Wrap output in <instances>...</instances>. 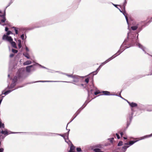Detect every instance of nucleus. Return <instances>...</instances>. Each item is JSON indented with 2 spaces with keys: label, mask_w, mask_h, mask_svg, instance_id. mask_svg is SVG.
Segmentation results:
<instances>
[{
  "label": "nucleus",
  "mask_w": 152,
  "mask_h": 152,
  "mask_svg": "<svg viewBox=\"0 0 152 152\" xmlns=\"http://www.w3.org/2000/svg\"><path fill=\"white\" fill-rule=\"evenodd\" d=\"M127 37L124 39L120 47L119 50H121V53L126 49L135 46V44L139 41L138 36L136 37L133 35H129V33H127Z\"/></svg>",
  "instance_id": "nucleus-1"
},
{
  "label": "nucleus",
  "mask_w": 152,
  "mask_h": 152,
  "mask_svg": "<svg viewBox=\"0 0 152 152\" xmlns=\"http://www.w3.org/2000/svg\"><path fill=\"white\" fill-rule=\"evenodd\" d=\"M26 70L24 67L20 68L15 77H16V79L18 80V83L23 82L27 77L26 72Z\"/></svg>",
  "instance_id": "nucleus-2"
},
{
  "label": "nucleus",
  "mask_w": 152,
  "mask_h": 152,
  "mask_svg": "<svg viewBox=\"0 0 152 152\" xmlns=\"http://www.w3.org/2000/svg\"><path fill=\"white\" fill-rule=\"evenodd\" d=\"M49 20L48 19L44 20L41 21H39L38 23L40 25V26H34L33 27H30L27 29L25 28L23 29V30H31L36 28H40L44 26L47 25L53 24L52 23H49Z\"/></svg>",
  "instance_id": "nucleus-3"
},
{
  "label": "nucleus",
  "mask_w": 152,
  "mask_h": 152,
  "mask_svg": "<svg viewBox=\"0 0 152 152\" xmlns=\"http://www.w3.org/2000/svg\"><path fill=\"white\" fill-rule=\"evenodd\" d=\"M37 63H38L34 62L32 65L26 66V72L29 73L31 72H33L36 71L37 69L35 66H38V65L36 64Z\"/></svg>",
  "instance_id": "nucleus-4"
},
{
  "label": "nucleus",
  "mask_w": 152,
  "mask_h": 152,
  "mask_svg": "<svg viewBox=\"0 0 152 152\" xmlns=\"http://www.w3.org/2000/svg\"><path fill=\"white\" fill-rule=\"evenodd\" d=\"M110 3L112 4H113L115 7L117 8L124 15V16L125 17L127 24L128 25V28H129V23L128 21V18L127 17V14L126 12L125 9V10H121L120 8H119L118 6H119V5L115 4L113 3L112 2H110Z\"/></svg>",
  "instance_id": "nucleus-5"
},
{
  "label": "nucleus",
  "mask_w": 152,
  "mask_h": 152,
  "mask_svg": "<svg viewBox=\"0 0 152 152\" xmlns=\"http://www.w3.org/2000/svg\"><path fill=\"white\" fill-rule=\"evenodd\" d=\"M32 134L35 135H40L42 136H55L58 135V134L56 133H45V132H32Z\"/></svg>",
  "instance_id": "nucleus-6"
},
{
  "label": "nucleus",
  "mask_w": 152,
  "mask_h": 152,
  "mask_svg": "<svg viewBox=\"0 0 152 152\" xmlns=\"http://www.w3.org/2000/svg\"><path fill=\"white\" fill-rule=\"evenodd\" d=\"M18 82V80L16 79V77H14L12 79V82L10 86V83H9L7 85V88L8 89H11L14 88L17 84V82Z\"/></svg>",
  "instance_id": "nucleus-7"
},
{
  "label": "nucleus",
  "mask_w": 152,
  "mask_h": 152,
  "mask_svg": "<svg viewBox=\"0 0 152 152\" xmlns=\"http://www.w3.org/2000/svg\"><path fill=\"white\" fill-rule=\"evenodd\" d=\"M134 114L133 112H132L131 114H129V118H127L126 119V126L124 128V131H125L128 128L131 123L133 118V115Z\"/></svg>",
  "instance_id": "nucleus-8"
},
{
  "label": "nucleus",
  "mask_w": 152,
  "mask_h": 152,
  "mask_svg": "<svg viewBox=\"0 0 152 152\" xmlns=\"http://www.w3.org/2000/svg\"><path fill=\"white\" fill-rule=\"evenodd\" d=\"M81 76H79L76 78L75 79H73L72 81V82L69 81H61V82H64V83H71L77 85L78 86H80V84L77 83L79 82L80 80H81V79L80 78H81Z\"/></svg>",
  "instance_id": "nucleus-9"
},
{
  "label": "nucleus",
  "mask_w": 152,
  "mask_h": 152,
  "mask_svg": "<svg viewBox=\"0 0 152 152\" xmlns=\"http://www.w3.org/2000/svg\"><path fill=\"white\" fill-rule=\"evenodd\" d=\"M146 105H143L141 104H138L137 109L140 111L142 112H144L146 110Z\"/></svg>",
  "instance_id": "nucleus-10"
},
{
  "label": "nucleus",
  "mask_w": 152,
  "mask_h": 152,
  "mask_svg": "<svg viewBox=\"0 0 152 152\" xmlns=\"http://www.w3.org/2000/svg\"><path fill=\"white\" fill-rule=\"evenodd\" d=\"M145 136H142V137H140V139H139L137 140V138H135V140H130V141L129 142V146L132 145L134 143H135V142H136L139 141V140H143V139H145Z\"/></svg>",
  "instance_id": "nucleus-11"
},
{
  "label": "nucleus",
  "mask_w": 152,
  "mask_h": 152,
  "mask_svg": "<svg viewBox=\"0 0 152 152\" xmlns=\"http://www.w3.org/2000/svg\"><path fill=\"white\" fill-rule=\"evenodd\" d=\"M2 39L3 40H6L9 42L10 43L13 41V39L10 36H7L5 34H4L3 35Z\"/></svg>",
  "instance_id": "nucleus-12"
},
{
  "label": "nucleus",
  "mask_w": 152,
  "mask_h": 152,
  "mask_svg": "<svg viewBox=\"0 0 152 152\" xmlns=\"http://www.w3.org/2000/svg\"><path fill=\"white\" fill-rule=\"evenodd\" d=\"M143 27H142V26L141 27L139 28L137 30V32H136L134 33H130V31H129L127 33H129V35H132L134 36H135L136 37H137V36H138V39L139 40L138 33L139 32H140L142 30Z\"/></svg>",
  "instance_id": "nucleus-13"
},
{
  "label": "nucleus",
  "mask_w": 152,
  "mask_h": 152,
  "mask_svg": "<svg viewBox=\"0 0 152 152\" xmlns=\"http://www.w3.org/2000/svg\"><path fill=\"white\" fill-rule=\"evenodd\" d=\"M15 66H16L13 63L10 62L9 64L8 72L11 73L12 71L15 68Z\"/></svg>",
  "instance_id": "nucleus-14"
},
{
  "label": "nucleus",
  "mask_w": 152,
  "mask_h": 152,
  "mask_svg": "<svg viewBox=\"0 0 152 152\" xmlns=\"http://www.w3.org/2000/svg\"><path fill=\"white\" fill-rule=\"evenodd\" d=\"M135 45H138L139 48L141 49L145 53L147 54L150 55L149 54L147 53L145 50V47H144L142 45L139 43V41L137 43L135 44Z\"/></svg>",
  "instance_id": "nucleus-15"
},
{
  "label": "nucleus",
  "mask_w": 152,
  "mask_h": 152,
  "mask_svg": "<svg viewBox=\"0 0 152 152\" xmlns=\"http://www.w3.org/2000/svg\"><path fill=\"white\" fill-rule=\"evenodd\" d=\"M81 111V110H80V109H78L76 113L72 117L70 121L67 124V126L71 122H72L73 120L77 116V115L80 113Z\"/></svg>",
  "instance_id": "nucleus-16"
},
{
  "label": "nucleus",
  "mask_w": 152,
  "mask_h": 152,
  "mask_svg": "<svg viewBox=\"0 0 152 152\" xmlns=\"http://www.w3.org/2000/svg\"><path fill=\"white\" fill-rule=\"evenodd\" d=\"M6 13H3L2 15H0V17L2 18V19L1 20V22L2 23H5V22L7 23L8 21H6Z\"/></svg>",
  "instance_id": "nucleus-17"
},
{
  "label": "nucleus",
  "mask_w": 152,
  "mask_h": 152,
  "mask_svg": "<svg viewBox=\"0 0 152 152\" xmlns=\"http://www.w3.org/2000/svg\"><path fill=\"white\" fill-rule=\"evenodd\" d=\"M124 145H125L123 146L121 148V151L123 152H125L127 150V149L129 147V142L125 143H124Z\"/></svg>",
  "instance_id": "nucleus-18"
},
{
  "label": "nucleus",
  "mask_w": 152,
  "mask_h": 152,
  "mask_svg": "<svg viewBox=\"0 0 152 152\" xmlns=\"http://www.w3.org/2000/svg\"><path fill=\"white\" fill-rule=\"evenodd\" d=\"M102 93L103 94L100 95H105V96H114L115 94H110V92L108 91H101Z\"/></svg>",
  "instance_id": "nucleus-19"
},
{
  "label": "nucleus",
  "mask_w": 152,
  "mask_h": 152,
  "mask_svg": "<svg viewBox=\"0 0 152 152\" xmlns=\"http://www.w3.org/2000/svg\"><path fill=\"white\" fill-rule=\"evenodd\" d=\"M98 71H97V70L96 69L95 71H93L91 73H90V74H88V75L91 77V80H92L93 81L94 80V75H96L97 73H98Z\"/></svg>",
  "instance_id": "nucleus-20"
},
{
  "label": "nucleus",
  "mask_w": 152,
  "mask_h": 152,
  "mask_svg": "<svg viewBox=\"0 0 152 152\" xmlns=\"http://www.w3.org/2000/svg\"><path fill=\"white\" fill-rule=\"evenodd\" d=\"M82 78H83L84 77H87L85 80V82L86 83V85L89 82V80H91V77L90 76L88 75H86L85 76H81Z\"/></svg>",
  "instance_id": "nucleus-21"
},
{
  "label": "nucleus",
  "mask_w": 152,
  "mask_h": 152,
  "mask_svg": "<svg viewBox=\"0 0 152 152\" xmlns=\"http://www.w3.org/2000/svg\"><path fill=\"white\" fill-rule=\"evenodd\" d=\"M88 100V99H87V100L83 104L79 109H80V110H81V111L83 110L86 106L87 104L91 101H89Z\"/></svg>",
  "instance_id": "nucleus-22"
},
{
  "label": "nucleus",
  "mask_w": 152,
  "mask_h": 152,
  "mask_svg": "<svg viewBox=\"0 0 152 152\" xmlns=\"http://www.w3.org/2000/svg\"><path fill=\"white\" fill-rule=\"evenodd\" d=\"M89 88H86V90H87V91L88 94V97L87 98V99H89V97H90V95L91 94H93V92L94 91V89H91L90 90V91H89Z\"/></svg>",
  "instance_id": "nucleus-23"
},
{
  "label": "nucleus",
  "mask_w": 152,
  "mask_h": 152,
  "mask_svg": "<svg viewBox=\"0 0 152 152\" xmlns=\"http://www.w3.org/2000/svg\"><path fill=\"white\" fill-rule=\"evenodd\" d=\"M150 72V74H148V75H137V76H136L135 77H134L133 78V79L134 80H137L139 79H140V78H141L143 77H145V76L146 75H150V74H151V72L149 70Z\"/></svg>",
  "instance_id": "nucleus-24"
},
{
  "label": "nucleus",
  "mask_w": 152,
  "mask_h": 152,
  "mask_svg": "<svg viewBox=\"0 0 152 152\" xmlns=\"http://www.w3.org/2000/svg\"><path fill=\"white\" fill-rule=\"evenodd\" d=\"M129 104L132 108H134L135 107H137V108L138 106V105L137 103L133 102H129Z\"/></svg>",
  "instance_id": "nucleus-25"
},
{
  "label": "nucleus",
  "mask_w": 152,
  "mask_h": 152,
  "mask_svg": "<svg viewBox=\"0 0 152 152\" xmlns=\"http://www.w3.org/2000/svg\"><path fill=\"white\" fill-rule=\"evenodd\" d=\"M95 146L96 148H99L101 150H104L105 151L107 150V149L105 148H104L103 145L102 144H98L95 145Z\"/></svg>",
  "instance_id": "nucleus-26"
},
{
  "label": "nucleus",
  "mask_w": 152,
  "mask_h": 152,
  "mask_svg": "<svg viewBox=\"0 0 152 152\" xmlns=\"http://www.w3.org/2000/svg\"><path fill=\"white\" fill-rule=\"evenodd\" d=\"M9 132V134H18V133H27L29 134H32V132H12L10 131H9L8 132Z\"/></svg>",
  "instance_id": "nucleus-27"
},
{
  "label": "nucleus",
  "mask_w": 152,
  "mask_h": 152,
  "mask_svg": "<svg viewBox=\"0 0 152 152\" xmlns=\"http://www.w3.org/2000/svg\"><path fill=\"white\" fill-rule=\"evenodd\" d=\"M146 111L148 112H151L152 111V105H146Z\"/></svg>",
  "instance_id": "nucleus-28"
},
{
  "label": "nucleus",
  "mask_w": 152,
  "mask_h": 152,
  "mask_svg": "<svg viewBox=\"0 0 152 152\" xmlns=\"http://www.w3.org/2000/svg\"><path fill=\"white\" fill-rule=\"evenodd\" d=\"M1 133L5 136L9 135V132L7 129H5L4 130H2L1 131Z\"/></svg>",
  "instance_id": "nucleus-29"
},
{
  "label": "nucleus",
  "mask_w": 152,
  "mask_h": 152,
  "mask_svg": "<svg viewBox=\"0 0 152 152\" xmlns=\"http://www.w3.org/2000/svg\"><path fill=\"white\" fill-rule=\"evenodd\" d=\"M75 146L72 143V144L70 145V148L69 151L76 152L75 150Z\"/></svg>",
  "instance_id": "nucleus-30"
},
{
  "label": "nucleus",
  "mask_w": 152,
  "mask_h": 152,
  "mask_svg": "<svg viewBox=\"0 0 152 152\" xmlns=\"http://www.w3.org/2000/svg\"><path fill=\"white\" fill-rule=\"evenodd\" d=\"M91 83V85H90V89H93V88H96V87L94 86V80L93 81L92 80H91V81L90 82Z\"/></svg>",
  "instance_id": "nucleus-31"
},
{
  "label": "nucleus",
  "mask_w": 152,
  "mask_h": 152,
  "mask_svg": "<svg viewBox=\"0 0 152 152\" xmlns=\"http://www.w3.org/2000/svg\"><path fill=\"white\" fill-rule=\"evenodd\" d=\"M23 55L26 57L27 59H29L30 57L29 54L27 52H24L23 53Z\"/></svg>",
  "instance_id": "nucleus-32"
},
{
  "label": "nucleus",
  "mask_w": 152,
  "mask_h": 152,
  "mask_svg": "<svg viewBox=\"0 0 152 152\" xmlns=\"http://www.w3.org/2000/svg\"><path fill=\"white\" fill-rule=\"evenodd\" d=\"M115 57L113 55L110 57L108 58V59L106 60V61H105V63L104 64H106L107 62H109L111 60H112L113 58H115Z\"/></svg>",
  "instance_id": "nucleus-33"
},
{
  "label": "nucleus",
  "mask_w": 152,
  "mask_h": 152,
  "mask_svg": "<svg viewBox=\"0 0 152 152\" xmlns=\"http://www.w3.org/2000/svg\"><path fill=\"white\" fill-rule=\"evenodd\" d=\"M32 63L31 61L30 60H27L23 63V65H28L31 64Z\"/></svg>",
  "instance_id": "nucleus-34"
},
{
  "label": "nucleus",
  "mask_w": 152,
  "mask_h": 152,
  "mask_svg": "<svg viewBox=\"0 0 152 152\" xmlns=\"http://www.w3.org/2000/svg\"><path fill=\"white\" fill-rule=\"evenodd\" d=\"M10 43L11 44L12 47L16 49L17 48V47L16 45V43L15 42L12 41Z\"/></svg>",
  "instance_id": "nucleus-35"
},
{
  "label": "nucleus",
  "mask_w": 152,
  "mask_h": 152,
  "mask_svg": "<svg viewBox=\"0 0 152 152\" xmlns=\"http://www.w3.org/2000/svg\"><path fill=\"white\" fill-rule=\"evenodd\" d=\"M5 128V125L4 123H2V121L0 118V129H4Z\"/></svg>",
  "instance_id": "nucleus-36"
},
{
  "label": "nucleus",
  "mask_w": 152,
  "mask_h": 152,
  "mask_svg": "<svg viewBox=\"0 0 152 152\" xmlns=\"http://www.w3.org/2000/svg\"><path fill=\"white\" fill-rule=\"evenodd\" d=\"M38 82L45 83V81L40 80V81H36L32 82H31L27 83L25 84L26 85V84H31V83H38Z\"/></svg>",
  "instance_id": "nucleus-37"
},
{
  "label": "nucleus",
  "mask_w": 152,
  "mask_h": 152,
  "mask_svg": "<svg viewBox=\"0 0 152 152\" xmlns=\"http://www.w3.org/2000/svg\"><path fill=\"white\" fill-rule=\"evenodd\" d=\"M121 50H119L113 56H114L115 58L116 56L119 55L120 54H121L122 53H121Z\"/></svg>",
  "instance_id": "nucleus-38"
},
{
  "label": "nucleus",
  "mask_w": 152,
  "mask_h": 152,
  "mask_svg": "<svg viewBox=\"0 0 152 152\" xmlns=\"http://www.w3.org/2000/svg\"><path fill=\"white\" fill-rule=\"evenodd\" d=\"M5 34L7 36H9V35L10 34H13L14 36L15 35V34L12 33L10 31H7Z\"/></svg>",
  "instance_id": "nucleus-39"
},
{
  "label": "nucleus",
  "mask_w": 152,
  "mask_h": 152,
  "mask_svg": "<svg viewBox=\"0 0 152 152\" xmlns=\"http://www.w3.org/2000/svg\"><path fill=\"white\" fill-rule=\"evenodd\" d=\"M12 28L14 29V30L15 31V33L16 34H18V28H16L14 26L12 27Z\"/></svg>",
  "instance_id": "nucleus-40"
},
{
  "label": "nucleus",
  "mask_w": 152,
  "mask_h": 152,
  "mask_svg": "<svg viewBox=\"0 0 152 152\" xmlns=\"http://www.w3.org/2000/svg\"><path fill=\"white\" fill-rule=\"evenodd\" d=\"M26 34H25V36L24 34H23L20 35V38L22 40H23L24 39H26Z\"/></svg>",
  "instance_id": "nucleus-41"
},
{
  "label": "nucleus",
  "mask_w": 152,
  "mask_h": 152,
  "mask_svg": "<svg viewBox=\"0 0 152 152\" xmlns=\"http://www.w3.org/2000/svg\"><path fill=\"white\" fill-rule=\"evenodd\" d=\"M127 1L126 0H124V1L123 4V9L125 10V7L126 5Z\"/></svg>",
  "instance_id": "nucleus-42"
},
{
  "label": "nucleus",
  "mask_w": 152,
  "mask_h": 152,
  "mask_svg": "<svg viewBox=\"0 0 152 152\" xmlns=\"http://www.w3.org/2000/svg\"><path fill=\"white\" fill-rule=\"evenodd\" d=\"M101 149L99 148H95L93 149V151L95 152H103V151H101Z\"/></svg>",
  "instance_id": "nucleus-43"
},
{
  "label": "nucleus",
  "mask_w": 152,
  "mask_h": 152,
  "mask_svg": "<svg viewBox=\"0 0 152 152\" xmlns=\"http://www.w3.org/2000/svg\"><path fill=\"white\" fill-rule=\"evenodd\" d=\"M138 28L137 26H132L131 27V28L133 31H135Z\"/></svg>",
  "instance_id": "nucleus-44"
},
{
  "label": "nucleus",
  "mask_w": 152,
  "mask_h": 152,
  "mask_svg": "<svg viewBox=\"0 0 152 152\" xmlns=\"http://www.w3.org/2000/svg\"><path fill=\"white\" fill-rule=\"evenodd\" d=\"M36 64H37L38 65V66H39L40 67H41L42 68L45 69H47L48 70H50L48 68H47L44 66H43L41 65V64H39V63H37Z\"/></svg>",
  "instance_id": "nucleus-45"
},
{
  "label": "nucleus",
  "mask_w": 152,
  "mask_h": 152,
  "mask_svg": "<svg viewBox=\"0 0 152 152\" xmlns=\"http://www.w3.org/2000/svg\"><path fill=\"white\" fill-rule=\"evenodd\" d=\"M149 70L151 72V74H150V75H152V61L151 62V63L150 65L149 66Z\"/></svg>",
  "instance_id": "nucleus-46"
},
{
  "label": "nucleus",
  "mask_w": 152,
  "mask_h": 152,
  "mask_svg": "<svg viewBox=\"0 0 152 152\" xmlns=\"http://www.w3.org/2000/svg\"><path fill=\"white\" fill-rule=\"evenodd\" d=\"M102 93L101 92V91H100L99 90H96V91L94 92V94L95 95H97V94H101Z\"/></svg>",
  "instance_id": "nucleus-47"
},
{
  "label": "nucleus",
  "mask_w": 152,
  "mask_h": 152,
  "mask_svg": "<svg viewBox=\"0 0 152 152\" xmlns=\"http://www.w3.org/2000/svg\"><path fill=\"white\" fill-rule=\"evenodd\" d=\"M123 142L122 141H119L117 144V146L119 147L123 145Z\"/></svg>",
  "instance_id": "nucleus-48"
},
{
  "label": "nucleus",
  "mask_w": 152,
  "mask_h": 152,
  "mask_svg": "<svg viewBox=\"0 0 152 152\" xmlns=\"http://www.w3.org/2000/svg\"><path fill=\"white\" fill-rule=\"evenodd\" d=\"M69 132H67L65 133L64 134L65 136H66V137L67 140H69Z\"/></svg>",
  "instance_id": "nucleus-49"
},
{
  "label": "nucleus",
  "mask_w": 152,
  "mask_h": 152,
  "mask_svg": "<svg viewBox=\"0 0 152 152\" xmlns=\"http://www.w3.org/2000/svg\"><path fill=\"white\" fill-rule=\"evenodd\" d=\"M114 139V138L113 137L109 138L107 139V140H108L110 141V142L111 143H113Z\"/></svg>",
  "instance_id": "nucleus-50"
},
{
  "label": "nucleus",
  "mask_w": 152,
  "mask_h": 152,
  "mask_svg": "<svg viewBox=\"0 0 152 152\" xmlns=\"http://www.w3.org/2000/svg\"><path fill=\"white\" fill-rule=\"evenodd\" d=\"M151 23H149V21H148V22L145 23L144 25H142V27H145L146 26H148L149 24Z\"/></svg>",
  "instance_id": "nucleus-51"
},
{
  "label": "nucleus",
  "mask_w": 152,
  "mask_h": 152,
  "mask_svg": "<svg viewBox=\"0 0 152 152\" xmlns=\"http://www.w3.org/2000/svg\"><path fill=\"white\" fill-rule=\"evenodd\" d=\"M76 151L77 152H81L82 151V150L81 148L77 147L76 148Z\"/></svg>",
  "instance_id": "nucleus-52"
},
{
  "label": "nucleus",
  "mask_w": 152,
  "mask_h": 152,
  "mask_svg": "<svg viewBox=\"0 0 152 152\" xmlns=\"http://www.w3.org/2000/svg\"><path fill=\"white\" fill-rule=\"evenodd\" d=\"M68 140V141H66V140H65V142H66L69 145H71L72 143V142L69 140V139Z\"/></svg>",
  "instance_id": "nucleus-53"
},
{
  "label": "nucleus",
  "mask_w": 152,
  "mask_h": 152,
  "mask_svg": "<svg viewBox=\"0 0 152 152\" xmlns=\"http://www.w3.org/2000/svg\"><path fill=\"white\" fill-rule=\"evenodd\" d=\"M12 52L14 53H16L18 52V50L12 48Z\"/></svg>",
  "instance_id": "nucleus-54"
},
{
  "label": "nucleus",
  "mask_w": 152,
  "mask_h": 152,
  "mask_svg": "<svg viewBox=\"0 0 152 152\" xmlns=\"http://www.w3.org/2000/svg\"><path fill=\"white\" fill-rule=\"evenodd\" d=\"M145 139L151 137L152 136V133L150 134L145 135Z\"/></svg>",
  "instance_id": "nucleus-55"
},
{
  "label": "nucleus",
  "mask_w": 152,
  "mask_h": 152,
  "mask_svg": "<svg viewBox=\"0 0 152 152\" xmlns=\"http://www.w3.org/2000/svg\"><path fill=\"white\" fill-rule=\"evenodd\" d=\"M58 135H59V136H60L62 137L64 139V140H66V138L65 137V136L64 134H58Z\"/></svg>",
  "instance_id": "nucleus-56"
},
{
  "label": "nucleus",
  "mask_w": 152,
  "mask_h": 152,
  "mask_svg": "<svg viewBox=\"0 0 152 152\" xmlns=\"http://www.w3.org/2000/svg\"><path fill=\"white\" fill-rule=\"evenodd\" d=\"M102 64H101L99 67L97 69V71H98V72L100 70L102 67Z\"/></svg>",
  "instance_id": "nucleus-57"
},
{
  "label": "nucleus",
  "mask_w": 152,
  "mask_h": 152,
  "mask_svg": "<svg viewBox=\"0 0 152 152\" xmlns=\"http://www.w3.org/2000/svg\"><path fill=\"white\" fill-rule=\"evenodd\" d=\"M72 77H71L73 79H75V78H76L78 77V76H76L75 75H71Z\"/></svg>",
  "instance_id": "nucleus-58"
},
{
  "label": "nucleus",
  "mask_w": 152,
  "mask_h": 152,
  "mask_svg": "<svg viewBox=\"0 0 152 152\" xmlns=\"http://www.w3.org/2000/svg\"><path fill=\"white\" fill-rule=\"evenodd\" d=\"M25 49L26 51V52H29V50L28 48L26 46V45H25Z\"/></svg>",
  "instance_id": "nucleus-59"
},
{
  "label": "nucleus",
  "mask_w": 152,
  "mask_h": 152,
  "mask_svg": "<svg viewBox=\"0 0 152 152\" xmlns=\"http://www.w3.org/2000/svg\"><path fill=\"white\" fill-rule=\"evenodd\" d=\"M114 96H118V97H120L121 98H122V99H124V98H123V97H122L121 96V94L120 93L118 95L117 94H115V95Z\"/></svg>",
  "instance_id": "nucleus-60"
},
{
  "label": "nucleus",
  "mask_w": 152,
  "mask_h": 152,
  "mask_svg": "<svg viewBox=\"0 0 152 152\" xmlns=\"http://www.w3.org/2000/svg\"><path fill=\"white\" fill-rule=\"evenodd\" d=\"M63 74L64 75H65L66 76H67L68 77H72L71 76V75H69V74H67V73H63Z\"/></svg>",
  "instance_id": "nucleus-61"
},
{
  "label": "nucleus",
  "mask_w": 152,
  "mask_h": 152,
  "mask_svg": "<svg viewBox=\"0 0 152 152\" xmlns=\"http://www.w3.org/2000/svg\"><path fill=\"white\" fill-rule=\"evenodd\" d=\"M110 145V144L109 143H105L104 145H103L104 148V147H105V146H108Z\"/></svg>",
  "instance_id": "nucleus-62"
},
{
  "label": "nucleus",
  "mask_w": 152,
  "mask_h": 152,
  "mask_svg": "<svg viewBox=\"0 0 152 152\" xmlns=\"http://www.w3.org/2000/svg\"><path fill=\"white\" fill-rule=\"evenodd\" d=\"M116 135L118 139H119L120 138V137L118 133L116 134Z\"/></svg>",
  "instance_id": "nucleus-63"
},
{
  "label": "nucleus",
  "mask_w": 152,
  "mask_h": 152,
  "mask_svg": "<svg viewBox=\"0 0 152 152\" xmlns=\"http://www.w3.org/2000/svg\"><path fill=\"white\" fill-rule=\"evenodd\" d=\"M18 45L19 49L21 48L22 47L21 43H18Z\"/></svg>",
  "instance_id": "nucleus-64"
}]
</instances>
